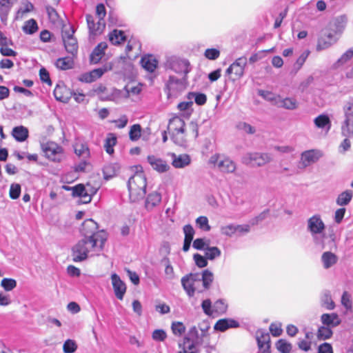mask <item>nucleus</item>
<instances>
[{
  "label": "nucleus",
  "instance_id": "nucleus-1",
  "mask_svg": "<svg viewBox=\"0 0 353 353\" xmlns=\"http://www.w3.org/2000/svg\"><path fill=\"white\" fill-rule=\"evenodd\" d=\"M214 280V274L209 270L202 273H190L181 279V285L187 295L191 298L196 293H203L208 290Z\"/></svg>",
  "mask_w": 353,
  "mask_h": 353
},
{
  "label": "nucleus",
  "instance_id": "nucleus-2",
  "mask_svg": "<svg viewBox=\"0 0 353 353\" xmlns=\"http://www.w3.org/2000/svg\"><path fill=\"white\" fill-rule=\"evenodd\" d=\"M105 243L83 238L79 241L72 248V257L74 262L84 261L89 255H99Z\"/></svg>",
  "mask_w": 353,
  "mask_h": 353
},
{
  "label": "nucleus",
  "instance_id": "nucleus-3",
  "mask_svg": "<svg viewBox=\"0 0 353 353\" xmlns=\"http://www.w3.org/2000/svg\"><path fill=\"white\" fill-rule=\"evenodd\" d=\"M307 230L310 233L314 243L325 248V240L327 238L325 233V225L319 214H314L307 221Z\"/></svg>",
  "mask_w": 353,
  "mask_h": 353
},
{
  "label": "nucleus",
  "instance_id": "nucleus-4",
  "mask_svg": "<svg viewBox=\"0 0 353 353\" xmlns=\"http://www.w3.org/2000/svg\"><path fill=\"white\" fill-rule=\"evenodd\" d=\"M186 77L175 75L172 73L166 74L164 77V92L168 99L176 97L185 90L187 83Z\"/></svg>",
  "mask_w": 353,
  "mask_h": 353
},
{
  "label": "nucleus",
  "instance_id": "nucleus-5",
  "mask_svg": "<svg viewBox=\"0 0 353 353\" xmlns=\"http://www.w3.org/2000/svg\"><path fill=\"white\" fill-rule=\"evenodd\" d=\"M130 199L137 202L145 195L146 179L143 172H137L131 176L128 181Z\"/></svg>",
  "mask_w": 353,
  "mask_h": 353
},
{
  "label": "nucleus",
  "instance_id": "nucleus-6",
  "mask_svg": "<svg viewBox=\"0 0 353 353\" xmlns=\"http://www.w3.org/2000/svg\"><path fill=\"white\" fill-rule=\"evenodd\" d=\"M166 74L175 73V75L186 77L190 72V62L185 59L176 56L167 57L164 63Z\"/></svg>",
  "mask_w": 353,
  "mask_h": 353
},
{
  "label": "nucleus",
  "instance_id": "nucleus-7",
  "mask_svg": "<svg viewBox=\"0 0 353 353\" xmlns=\"http://www.w3.org/2000/svg\"><path fill=\"white\" fill-rule=\"evenodd\" d=\"M208 164L212 168L223 174L234 173L236 169V164L234 161L228 156L220 153L212 154L208 160Z\"/></svg>",
  "mask_w": 353,
  "mask_h": 353
},
{
  "label": "nucleus",
  "instance_id": "nucleus-8",
  "mask_svg": "<svg viewBox=\"0 0 353 353\" xmlns=\"http://www.w3.org/2000/svg\"><path fill=\"white\" fill-rule=\"evenodd\" d=\"M168 130L171 134V139L179 145L185 143V124L183 119L174 117L170 119Z\"/></svg>",
  "mask_w": 353,
  "mask_h": 353
},
{
  "label": "nucleus",
  "instance_id": "nucleus-9",
  "mask_svg": "<svg viewBox=\"0 0 353 353\" xmlns=\"http://www.w3.org/2000/svg\"><path fill=\"white\" fill-rule=\"evenodd\" d=\"M80 232L84 238L105 243L107 234L103 231H98V225L92 219L84 221L80 228Z\"/></svg>",
  "mask_w": 353,
  "mask_h": 353
},
{
  "label": "nucleus",
  "instance_id": "nucleus-10",
  "mask_svg": "<svg viewBox=\"0 0 353 353\" xmlns=\"http://www.w3.org/2000/svg\"><path fill=\"white\" fill-rule=\"evenodd\" d=\"M343 119L341 121V130L345 137H353V102L347 101L343 107Z\"/></svg>",
  "mask_w": 353,
  "mask_h": 353
},
{
  "label": "nucleus",
  "instance_id": "nucleus-11",
  "mask_svg": "<svg viewBox=\"0 0 353 353\" xmlns=\"http://www.w3.org/2000/svg\"><path fill=\"white\" fill-rule=\"evenodd\" d=\"M41 148L46 158L51 161L59 163L65 157L63 148L55 142L43 143L41 144Z\"/></svg>",
  "mask_w": 353,
  "mask_h": 353
},
{
  "label": "nucleus",
  "instance_id": "nucleus-12",
  "mask_svg": "<svg viewBox=\"0 0 353 353\" xmlns=\"http://www.w3.org/2000/svg\"><path fill=\"white\" fill-rule=\"evenodd\" d=\"M272 157L269 153L248 152L241 159L242 163L252 166H263L270 162Z\"/></svg>",
  "mask_w": 353,
  "mask_h": 353
},
{
  "label": "nucleus",
  "instance_id": "nucleus-13",
  "mask_svg": "<svg viewBox=\"0 0 353 353\" xmlns=\"http://www.w3.org/2000/svg\"><path fill=\"white\" fill-rule=\"evenodd\" d=\"M247 65V58L239 57L226 70V73L232 74L233 81L240 79L244 74L245 68Z\"/></svg>",
  "mask_w": 353,
  "mask_h": 353
},
{
  "label": "nucleus",
  "instance_id": "nucleus-14",
  "mask_svg": "<svg viewBox=\"0 0 353 353\" xmlns=\"http://www.w3.org/2000/svg\"><path fill=\"white\" fill-rule=\"evenodd\" d=\"M85 18L88 28L89 30L90 37L99 35L103 32L105 27L104 20L98 19L91 14H86Z\"/></svg>",
  "mask_w": 353,
  "mask_h": 353
},
{
  "label": "nucleus",
  "instance_id": "nucleus-15",
  "mask_svg": "<svg viewBox=\"0 0 353 353\" xmlns=\"http://www.w3.org/2000/svg\"><path fill=\"white\" fill-rule=\"evenodd\" d=\"M111 281L114 294L119 300H123L126 292V285L116 273L111 274Z\"/></svg>",
  "mask_w": 353,
  "mask_h": 353
},
{
  "label": "nucleus",
  "instance_id": "nucleus-16",
  "mask_svg": "<svg viewBox=\"0 0 353 353\" xmlns=\"http://www.w3.org/2000/svg\"><path fill=\"white\" fill-rule=\"evenodd\" d=\"M256 341L259 348L263 353H270V337L268 333L261 330H258L256 332Z\"/></svg>",
  "mask_w": 353,
  "mask_h": 353
},
{
  "label": "nucleus",
  "instance_id": "nucleus-17",
  "mask_svg": "<svg viewBox=\"0 0 353 353\" xmlns=\"http://www.w3.org/2000/svg\"><path fill=\"white\" fill-rule=\"evenodd\" d=\"M338 39L339 38L333 32L324 33L318 40L316 50H322L327 49L335 43Z\"/></svg>",
  "mask_w": 353,
  "mask_h": 353
},
{
  "label": "nucleus",
  "instance_id": "nucleus-18",
  "mask_svg": "<svg viewBox=\"0 0 353 353\" xmlns=\"http://www.w3.org/2000/svg\"><path fill=\"white\" fill-rule=\"evenodd\" d=\"M347 23V17L346 15H341L334 18L330 23V29L335 34H341L345 30Z\"/></svg>",
  "mask_w": 353,
  "mask_h": 353
},
{
  "label": "nucleus",
  "instance_id": "nucleus-19",
  "mask_svg": "<svg viewBox=\"0 0 353 353\" xmlns=\"http://www.w3.org/2000/svg\"><path fill=\"white\" fill-rule=\"evenodd\" d=\"M170 156L172 159V165L175 168H183L191 163V158L187 154L177 155L175 153H170Z\"/></svg>",
  "mask_w": 353,
  "mask_h": 353
},
{
  "label": "nucleus",
  "instance_id": "nucleus-20",
  "mask_svg": "<svg viewBox=\"0 0 353 353\" xmlns=\"http://www.w3.org/2000/svg\"><path fill=\"white\" fill-rule=\"evenodd\" d=\"M321 157V153L320 151L311 150L303 152L301 160L303 167L305 168L317 161Z\"/></svg>",
  "mask_w": 353,
  "mask_h": 353
},
{
  "label": "nucleus",
  "instance_id": "nucleus-21",
  "mask_svg": "<svg viewBox=\"0 0 353 353\" xmlns=\"http://www.w3.org/2000/svg\"><path fill=\"white\" fill-rule=\"evenodd\" d=\"M148 161L154 170L160 173L165 172L170 168L169 165L164 160L154 155H149Z\"/></svg>",
  "mask_w": 353,
  "mask_h": 353
},
{
  "label": "nucleus",
  "instance_id": "nucleus-22",
  "mask_svg": "<svg viewBox=\"0 0 353 353\" xmlns=\"http://www.w3.org/2000/svg\"><path fill=\"white\" fill-rule=\"evenodd\" d=\"M276 100L274 105L278 108H282L288 110H294L299 106V103L296 99L292 97L281 98L279 97Z\"/></svg>",
  "mask_w": 353,
  "mask_h": 353
},
{
  "label": "nucleus",
  "instance_id": "nucleus-23",
  "mask_svg": "<svg viewBox=\"0 0 353 353\" xmlns=\"http://www.w3.org/2000/svg\"><path fill=\"white\" fill-rule=\"evenodd\" d=\"M321 321L323 325L330 328L335 327L341 323V319L336 313L323 314L321 316Z\"/></svg>",
  "mask_w": 353,
  "mask_h": 353
},
{
  "label": "nucleus",
  "instance_id": "nucleus-24",
  "mask_svg": "<svg viewBox=\"0 0 353 353\" xmlns=\"http://www.w3.org/2000/svg\"><path fill=\"white\" fill-rule=\"evenodd\" d=\"M55 99L63 103H68L72 97V92L65 86L57 85L54 90Z\"/></svg>",
  "mask_w": 353,
  "mask_h": 353
},
{
  "label": "nucleus",
  "instance_id": "nucleus-25",
  "mask_svg": "<svg viewBox=\"0 0 353 353\" xmlns=\"http://www.w3.org/2000/svg\"><path fill=\"white\" fill-rule=\"evenodd\" d=\"M108 48L106 42L99 43L93 50L90 54V61L92 63H97L100 61Z\"/></svg>",
  "mask_w": 353,
  "mask_h": 353
},
{
  "label": "nucleus",
  "instance_id": "nucleus-26",
  "mask_svg": "<svg viewBox=\"0 0 353 353\" xmlns=\"http://www.w3.org/2000/svg\"><path fill=\"white\" fill-rule=\"evenodd\" d=\"M143 68L149 72H153L157 68L158 61L152 55H146L141 60Z\"/></svg>",
  "mask_w": 353,
  "mask_h": 353
},
{
  "label": "nucleus",
  "instance_id": "nucleus-27",
  "mask_svg": "<svg viewBox=\"0 0 353 353\" xmlns=\"http://www.w3.org/2000/svg\"><path fill=\"white\" fill-rule=\"evenodd\" d=\"M239 325V323L233 319H223L219 320L214 325V328L215 330L224 332L228 328L237 327Z\"/></svg>",
  "mask_w": 353,
  "mask_h": 353
},
{
  "label": "nucleus",
  "instance_id": "nucleus-28",
  "mask_svg": "<svg viewBox=\"0 0 353 353\" xmlns=\"http://www.w3.org/2000/svg\"><path fill=\"white\" fill-rule=\"evenodd\" d=\"M11 134L17 141L23 142L28 139L29 136V131L26 127L19 125L14 127L12 129Z\"/></svg>",
  "mask_w": 353,
  "mask_h": 353
},
{
  "label": "nucleus",
  "instance_id": "nucleus-29",
  "mask_svg": "<svg viewBox=\"0 0 353 353\" xmlns=\"http://www.w3.org/2000/svg\"><path fill=\"white\" fill-rule=\"evenodd\" d=\"M184 337L186 338L187 341H191L199 345H201L205 339L199 332V330L196 326L191 327Z\"/></svg>",
  "mask_w": 353,
  "mask_h": 353
},
{
  "label": "nucleus",
  "instance_id": "nucleus-30",
  "mask_svg": "<svg viewBox=\"0 0 353 353\" xmlns=\"http://www.w3.org/2000/svg\"><path fill=\"white\" fill-rule=\"evenodd\" d=\"M74 150L75 154L81 157L83 159H87L90 157V150L86 143L77 141L74 145Z\"/></svg>",
  "mask_w": 353,
  "mask_h": 353
},
{
  "label": "nucleus",
  "instance_id": "nucleus-31",
  "mask_svg": "<svg viewBox=\"0 0 353 353\" xmlns=\"http://www.w3.org/2000/svg\"><path fill=\"white\" fill-rule=\"evenodd\" d=\"M314 125L316 128L324 129L326 128L329 131L331 128V121L326 114H320L314 120Z\"/></svg>",
  "mask_w": 353,
  "mask_h": 353
},
{
  "label": "nucleus",
  "instance_id": "nucleus-32",
  "mask_svg": "<svg viewBox=\"0 0 353 353\" xmlns=\"http://www.w3.org/2000/svg\"><path fill=\"white\" fill-rule=\"evenodd\" d=\"M109 40L113 45H119L126 39L125 32L115 29L109 33Z\"/></svg>",
  "mask_w": 353,
  "mask_h": 353
},
{
  "label": "nucleus",
  "instance_id": "nucleus-33",
  "mask_svg": "<svg viewBox=\"0 0 353 353\" xmlns=\"http://www.w3.org/2000/svg\"><path fill=\"white\" fill-rule=\"evenodd\" d=\"M353 192L350 190H347L339 194L336 203L339 206L347 205L352 201Z\"/></svg>",
  "mask_w": 353,
  "mask_h": 353
},
{
  "label": "nucleus",
  "instance_id": "nucleus-34",
  "mask_svg": "<svg viewBox=\"0 0 353 353\" xmlns=\"http://www.w3.org/2000/svg\"><path fill=\"white\" fill-rule=\"evenodd\" d=\"M337 256L331 252H325L322 254L321 261L323 267L328 269L337 262Z\"/></svg>",
  "mask_w": 353,
  "mask_h": 353
},
{
  "label": "nucleus",
  "instance_id": "nucleus-35",
  "mask_svg": "<svg viewBox=\"0 0 353 353\" xmlns=\"http://www.w3.org/2000/svg\"><path fill=\"white\" fill-rule=\"evenodd\" d=\"M63 41L66 51L74 56L78 51V43L75 37L65 39Z\"/></svg>",
  "mask_w": 353,
  "mask_h": 353
},
{
  "label": "nucleus",
  "instance_id": "nucleus-36",
  "mask_svg": "<svg viewBox=\"0 0 353 353\" xmlns=\"http://www.w3.org/2000/svg\"><path fill=\"white\" fill-rule=\"evenodd\" d=\"M198 345L191 341H186V338L184 337L183 343L179 344V347L182 349L179 353H196Z\"/></svg>",
  "mask_w": 353,
  "mask_h": 353
},
{
  "label": "nucleus",
  "instance_id": "nucleus-37",
  "mask_svg": "<svg viewBox=\"0 0 353 353\" xmlns=\"http://www.w3.org/2000/svg\"><path fill=\"white\" fill-rule=\"evenodd\" d=\"M12 5V0H0V17L1 21L7 18Z\"/></svg>",
  "mask_w": 353,
  "mask_h": 353
},
{
  "label": "nucleus",
  "instance_id": "nucleus-38",
  "mask_svg": "<svg viewBox=\"0 0 353 353\" xmlns=\"http://www.w3.org/2000/svg\"><path fill=\"white\" fill-rule=\"evenodd\" d=\"M161 201V195L154 192L148 194L145 201V207L147 208H152L153 207L158 205Z\"/></svg>",
  "mask_w": 353,
  "mask_h": 353
},
{
  "label": "nucleus",
  "instance_id": "nucleus-39",
  "mask_svg": "<svg viewBox=\"0 0 353 353\" xmlns=\"http://www.w3.org/2000/svg\"><path fill=\"white\" fill-rule=\"evenodd\" d=\"M55 65L59 69L65 70L73 67L74 61L72 57H65L63 58H59L57 60Z\"/></svg>",
  "mask_w": 353,
  "mask_h": 353
},
{
  "label": "nucleus",
  "instance_id": "nucleus-40",
  "mask_svg": "<svg viewBox=\"0 0 353 353\" xmlns=\"http://www.w3.org/2000/svg\"><path fill=\"white\" fill-rule=\"evenodd\" d=\"M117 143V137L113 133H110L108 134L107 138L105 139L104 143V148L105 152L112 154L114 153V146Z\"/></svg>",
  "mask_w": 353,
  "mask_h": 353
},
{
  "label": "nucleus",
  "instance_id": "nucleus-41",
  "mask_svg": "<svg viewBox=\"0 0 353 353\" xmlns=\"http://www.w3.org/2000/svg\"><path fill=\"white\" fill-rule=\"evenodd\" d=\"M187 99L192 101L194 100L197 105H203L206 103L207 97L205 94L191 92L187 94Z\"/></svg>",
  "mask_w": 353,
  "mask_h": 353
},
{
  "label": "nucleus",
  "instance_id": "nucleus-42",
  "mask_svg": "<svg viewBox=\"0 0 353 353\" xmlns=\"http://www.w3.org/2000/svg\"><path fill=\"white\" fill-rule=\"evenodd\" d=\"M119 167L117 164L108 163L103 168V173L105 179H110L117 175Z\"/></svg>",
  "mask_w": 353,
  "mask_h": 353
},
{
  "label": "nucleus",
  "instance_id": "nucleus-43",
  "mask_svg": "<svg viewBox=\"0 0 353 353\" xmlns=\"http://www.w3.org/2000/svg\"><path fill=\"white\" fill-rule=\"evenodd\" d=\"M97 91L100 94V98L104 101H112L114 99V89H108L104 86H99Z\"/></svg>",
  "mask_w": 353,
  "mask_h": 353
},
{
  "label": "nucleus",
  "instance_id": "nucleus-44",
  "mask_svg": "<svg viewBox=\"0 0 353 353\" xmlns=\"http://www.w3.org/2000/svg\"><path fill=\"white\" fill-rule=\"evenodd\" d=\"M352 57H353V47L348 49L345 53H343L341 55V57L334 64L333 67L334 68H338L343 65L344 64H345Z\"/></svg>",
  "mask_w": 353,
  "mask_h": 353
},
{
  "label": "nucleus",
  "instance_id": "nucleus-45",
  "mask_svg": "<svg viewBox=\"0 0 353 353\" xmlns=\"http://www.w3.org/2000/svg\"><path fill=\"white\" fill-rule=\"evenodd\" d=\"M38 25L34 19L26 21L22 28L23 31L28 34H32L38 30Z\"/></svg>",
  "mask_w": 353,
  "mask_h": 353
},
{
  "label": "nucleus",
  "instance_id": "nucleus-46",
  "mask_svg": "<svg viewBox=\"0 0 353 353\" xmlns=\"http://www.w3.org/2000/svg\"><path fill=\"white\" fill-rule=\"evenodd\" d=\"M33 10L34 6L32 3L28 1H22L21 6L17 12V18H23L24 14L32 12Z\"/></svg>",
  "mask_w": 353,
  "mask_h": 353
},
{
  "label": "nucleus",
  "instance_id": "nucleus-47",
  "mask_svg": "<svg viewBox=\"0 0 353 353\" xmlns=\"http://www.w3.org/2000/svg\"><path fill=\"white\" fill-rule=\"evenodd\" d=\"M322 305L327 310H333L335 307L334 302L332 299L331 294L329 291H324L321 296Z\"/></svg>",
  "mask_w": 353,
  "mask_h": 353
},
{
  "label": "nucleus",
  "instance_id": "nucleus-48",
  "mask_svg": "<svg viewBox=\"0 0 353 353\" xmlns=\"http://www.w3.org/2000/svg\"><path fill=\"white\" fill-rule=\"evenodd\" d=\"M221 254V250L217 247H206L205 250V256L209 260H214L217 257H219Z\"/></svg>",
  "mask_w": 353,
  "mask_h": 353
},
{
  "label": "nucleus",
  "instance_id": "nucleus-49",
  "mask_svg": "<svg viewBox=\"0 0 353 353\" xmlns=\"http://www.w3.org/2000/svg\"><path fill=\"white\" fill-rule=\"evenodd\" d=\"M333 332L332 328L325 325L321 326L318 329L317 337L320 340H326L332 337Z\"/></svg>",
  "mask_w": 353,
  "mask_h": 353
},
{
  "label": "nucleus",
  "instance_id": "nucleus-50",
  "mask_svg": "<svg viewBox=\"0 0 353 353\" xmlns=\"http://www.w3.org/2000/svg\"><path fill=\"white\" fill-rule=\"evenodd\" d=\"M162 263L165 265V274L166 279L168 280H173L175 278V274L169 259L167 257L163 259Z\"/></svg>",
  "mask_w": 353,
  "mask_h": 353
},
{
  "label": "nucleus",
  "instance_id": "nucleus-51",
  "mask_svg": "<svg viewBox=\"0 0 353 353\" xmlns=\"http://www.w3.org/2000/svg\"><path fill=\"white\" fill-rule=\"evenodd\" d=\"M110 69V68H108V67L104 66L103 68L94 69L87 73L90 78L91 79L92 82H94L100 77H101L102 75Z\"/></svg>",
  "mask_w": 353,
  "mask_h": 353
},
{
  "label": "nucleus",
  "instance_id": "nucleus-52",
  "mask_svg": "<svg viewBox=\"0 0 353 353\" xmlns=\"http://www.w3.org/2000/svg\"><path fill=\"white\" fill-rule=\"evenodd\" d=\"M141 135V127L139 124H134L131 126L129 131L130 139L136 141L139 139Z\"/></svg>",
  "mask_w": 353,
  "mask_h": 353
},
{
  "label": "nucleus",
  "instance_id": "nucleus-53",
  "mask_svg": "<svg viewBox=\"0 0 353 353\" xmlns=\"http://www.w3.org/2000/svg\"><path fill=\"white\" fill-rule=\"evenodd\" d=\"M308 55L309 52L305 51L299 56V57L296 59V63L293 65L292 72L296 74L301 68V67L305 62Z\"/></svg>",
  "mask_w": 353,
  "mask_h": 353
},
{
  "label": "nucleus",
  "instance_id": "nucleus-54",
  "mask_svg": "<svg viewBox=\"0 0 353 353\" xmlns=\"http://www.w3.org/2000/svg\"><path fill=\"white\" fill-rule=\"evenodd\" d=\"M277 350L281 353H290L292 350V344L285 339H279L276 343Z\"/></svg>",
  "mask_w": 353,
  "mask_h": 353
},
{
  "label": "nucleus",
  "instance_id": "nucleus-55",
  "mask_svg": "<svg viewBox=\"0 0 353 353\" xmlns=\"http://www.w3.org/2000/svg\"><path fill=\"white\" fill-rule=\"evenodd\" d=\"M187 135L192 136L194 139L197 138L199 135V126L194 121H191L188 125L185 126V137Z\"/></svg>",
  "mask_w": 353,
  "mask_h": 353
},
{
  "label": "nucleus",
  "instance_id": "nucleus-56",
  "mask_svg": "<svg viewBox=\"0 0 353 353\" xmlns=\"http://www.w3.org/2000/svg\"><path fill=\"white\" fill-rule=\"evenodd\" d=\"M228 305L223 299L217 300L213 305V312L219 314L225 313L227 310Z\"/></svg>",
  "mask_w": 353,
  "mask_h": 353
},
{
  "label": "nucleus",
  "instance_id": "nucleus-57",
  "mask_svg": "<svg viewBox=\"0 0 353 353\" xmlns=\"http://www.w3.org/2000/svg\"><path fill=\"white\" fill-rule=\"evenodd\" d=\"M77 344L74 340L67 339L63 345L64 353H74L77 350Z\"/></svg>",
  "mask_w": 353,
  "mask_h": 353
},
{
  "label": "nucleus",
  "instance_id": "nucleus-58",
  "mask_svg": "<svg viewBox=\"0 0 353 353\" xmlns=\"http://www.w3.org/2000/svg\"><path fill=\"white\" fill-rule=\"evenodd\" d=\"M173 334L176 336H181L185 332V327L183 323L179 321L173 322L171 326Z\"/></svg>",
  "mask_w": 353,
  "mask_h": 353
},
{
  "label": "nucleus",
  "instance_id": "nucleus-59",
  "mask_svg": "<svg viewBox=\"0 0 353 353\" xmlns=\"http://www.w3.org/2000/svg\"><path fill=\"white\" fill-rule=\"evenodd\" d=\"M196 225L202 230L208 232L211 227L208 223V219L206 216H201L196 219Z\"/></svg>",
  "mask_w": 353,
  "mask_h": 353
},
{
  "label": "nucleus",
  "instance_id": "nucleus-60",
  "mask_svg": "<svg viewBox=\"0 0 353 353\" xmlns=\"http://www.w3.org/2000/svg\"><path fill=\"white\" fill-rule=\"evenodd\" d=\"M210 244V240L203 239V238H198L196 239L193 241L192 246L194 249L198 250H205L206 247H208Z\"/></svg>",
  "mask_w": 353,
  "mask_h": 353
},
{
  "label": "nucleus",
  "instance_id": "nucleus-61",
  "mask_svg": "<svg viewBox=\"0 0 353 353\" xmlns=\"http://www.w3.org/2000/svg\"><path fill=\"white\" fill-rule=\"evenodd\" d=\"M1 287L6 291H11L17 286V281L13 279L4 278L1 282Z\"/></svg>",
  "mask_w": 353,
  "mask_h": 353
},
{
  "label": "nucleus",
  "instance_id": "nucleus-62",
  "mask_svg": "<svg viewBox=\"0 0 353 353\" xmlns=\"http://www.w3.org/2000/svg\"><path fill=\"white\" fill-rule=\"evenodd\" d=\"M21 188L19 183H12L10 188L9 195L12 199H17L19 197Z\"/></svg>",
  "mask_w": 353,
  "mask_h": 353
},
{
  "label": "nucleus",
  "instance_id": "nucleus-63",
  "mask_svg": "<svg viewBox=\"0 0 353 353\" xmlns=\"http://www.w3.org/2000/svg\"><path fill=\"white\" fill-rule=\"evenodd\" d=\"M204 56L210 60H216L220 56V51L216 48H208L204 52Z\"/></svg>",
  "mask_w": 353,
  "mask_h": 353
},
{
  "label": "nucleus",
  "instance_id": "nucleus-64",
  "mask_svg": "<svg viewBox=\"0 0 353 353\" xmlns=\"http://www.w3.org/2000/svg\"><path fill=\"white\" fill-rule=\"evenodd\" d=\"M221 232L222 234L230 237L234 234L236 233V225L230 224L228 225L222 226L221 228Z\"/></svg>",
  "mask_w": 353,
  "mask_h": 353
}]
</instances>
